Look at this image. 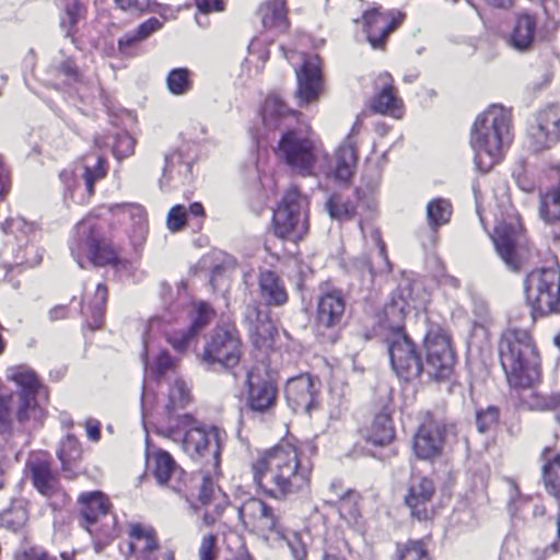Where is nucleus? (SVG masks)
Masks as SVG:
<instances>
[{
    "label": "nucleus",
    "mask_w": 560,
    "mask_h": 560,
    "mask_svg": "<svg viewBox=\"0 0 560 560\" xmlns=\"http://www.w3.org/2000/svg\"><path fill=\"white\" fill-rule=\"evenodd\" d=\"M311 471V464L301 457L296 446L287 442L266 451L253 464L255 483L276 499L306 489Z\"/></svg>",
    "instance_id": "obj_1"
},
{
    "label": "nucleus",
    "mask_w": 560,
    "mask_h": 560,
    "mask_svg": "<svg viewBox=\"0 0 560 560\" xmlns=\"http://www.w3.org/2000/svg\"><path fill=\"white\" fill-rule=\"evenodd\" d=\"M512 140L510 110L501 105L489 106L476 117L470 131L476 167L482 173L489 172L502 160Z\"/></svg>",
    "instance_id": "obj_2"
},
{
    "label": "nucleus",
    "mask_w": 560,
    "mask_h": 560,
    "mask_svg": "<svg viewBox=\"0 0 560 560\" xmlns=\"http://www.w3.org/2000/svg\"><path fill=\"white\" fill-rule=\"evenodd\" d=\"M499 354L512 387L527 388L539 380L540 358L528 330L506 329L500 339Z\"/></svg>",
    "instance_id": "obj_3"
},
{
    "label": "nucleus",
    "mask_w": 560,
    "mask_h": 560,
    "mask_svg": "<svg viewBox=\"0 0 560 560\" xmlns=\"http://www.w3.org/2000/svg\"><path fill=\"white\" fill-rule=\"evenodd\" d=\"M176 427L168 425L158 433L174 442L180 443L183 451L192 459L210 456L214 467L219 466L221 448L226 433L217 427L206 428L188 413L177 419Z\"/></svg>",
    "instance_id": "obj_4"
},
{
    "label": "nucleus",
    "mask_w": 560,
    "mask_h": 560,
    "mask_svg": "<svg viewBox=\"0 0 560 560\" xmlns=\"http://www.w3.org/2000/svg\"><path fill=\"white\" fill-rule=\"evenodd\" d=\"M7 380L13 382L18 387L19 407L13 415V396H0V433L10 432L14 419L20 423H25L31 419L37 421L43 413L36 400L39 382L32 370L25 366L10 368L7 370Z\"/></svg>",
    "instance_id": "obj_5"
},
{
    "label": "nucleus",
    "mask_w": 560,
    "mask_h": 560,
    "mask_svg": "<svg viewBox=\"0 0 560 560\" xmlns=\"http://www.w3.org/2000/svg\"><path fill=\"white\" fill-rule=\"evenodd\" d=\"M278 155L303 176L329 174V156L302 129H288L278 144Z\"/></svg>",
    "instance_id": "obj_6"
},
{
    "label": "nucleus",
    "mask_w": 560,
    "mask_h": 560,
    "mask_svg": "<svg viewBox=\"0 0 560 560\" xmlns=\"http://www.w3.org/2000/svg\"><path fill=\"white\" fill-rule=\"evenodd\" d=\"M243 357V343L232 322L218 324L206 340L201 362L208 370H224L233 373Z\"/></svg>",
    "instance_id": "obj_7"
},
{
    "label": "nucleus",
    "mask_w": 560,
    "mask_h": 560,
    "mask_svg": "<svg viewBox=\"0 0 560 560\" xmlns=\"http://www.w3.org/2000/svg\"><path fill=\"white\" fill-rule=\"evenodd\" d=\"M72 257L83 268V258L94 266L116 265L115 249L102 237L101 228L94 217L81 220L74 229L69 243Z\"/></svg>",
    "instance_id": "obj_8"
},
{
    "label": "nucleus",
    "mask_w": 560,
    "mask_h": 560,
    "mask_svg": "<svg viewBox=\"0 0 560 560\" xmlns=\"http://www.w3.org/2000/svg\"><path fill=\"white\" fill-rule=\"evenodd\" d=\"M308 205L296 187L289 188L273 211L275 234L292 242L302 240L308 231Z\"/></svg>",
    "instance_id": "obj_9"
},
{
    "label": "nucleus",
    "mask_w": 560,
    "mask_h": 560,
    "mask_svg": "<svg viewBox=\"0 0 560 560\" xmlns=\"http://www.w3.org/2000/svg\"><path fill=\"white\" fill-rule=\"evenodd\" d=\"M525 296L533 314L560 312V269L557 264L528 273L525 280Z\"/></svg>",
    "instance_id": "obj_10"
},
{
    "label": "nucleus",
    "mask_w": 560,
    "mask_h": 560,
    "mask_svg": "<svg viewBox=\"0 0 560 560\" xmlns=\"http://www.w3.org/2000/svg\"><path fill=\"white\" fill-rule=\"evenodd\" d=\"M237 513L244 526L253 533L264 537L280 541L284 538V526L280 514L257 498H249L238 508Z\"/></svg>",
    "instance_id": "obj_11"
},
{
    "label": "nucleus",
    "mask_w": 560,
    "mask_h": 560,
    "mask_svg": "<svg viewBox=\"0 0 560 560\" xmlns=\"http://www.w3.org/2000/svg\"><path fill=\"white\" fill-rule=\"evenodd\" d=\"M425 362L422 371L433 378L446 377L454 365L455 355L447 334L439 326L431 327L424 337Z\"/></svg>",
    "instance_id": "obj_12"
},
{
    "label": "nucleus",
    "mask_w": 560,
    "mask_h": 560,
    "mask_svg": "<svg viewBox=\"0 0 560 560\" xmlns=\"http://www.w3.org/2000/svg\"><path fill=\"white\" fill-rule=\"evenodd\" d=\"M390 364L398 377L409 381L422 372V362L416 346L405 330L386 335Z\"/></svg>",
    "instance_id": "obj_13"
},
{
    "label": "nucleus",
    "mask_w": 560,
    "mask_h": 560,
    "mask_svg": "<svg viewBox=\"0 0 560 560\" xmlns=\"http://www.w3.org/2000/svg\"><path fill=\"white\" fill-rule=\"evenodd\" d=\"M346 311L345 294L339 289L323 291L317 298L316 330L324 342L337 340L335 328L342 322Z\"/></svg>",
    "instance_id": "obj_14"
},
{
    "label": "nucleus",
    "mask_w": 560,
    "mask_h": 560,
    "mask_svg": "<svg viewBox=\"0 0 560 560\" xmlns=\"http://www.w3.org/2000/svg\"><path fill=\"white\" fill-rule=\"evenodd\" d=\"M528 137L535 150L549 149L560 141V106L549 105L536 115L528 129Z\"/></svg>",
    "instance_id": "obj_15"
},
{
    "label": "nucleus",
    "mask_w": 560,
    "mask_h": 560,
    "mask_svg": "<svg viewBox=\"0 0 560 560\" xmlns=\"http://www.w3.org/2000/svg\"><path fill=\"white\" fill-rule=\"evenodd\" d=\"M435 487L427 477H413L410 481L408 492L405 495V504L410 511L412 518L427 521L434 514L432 499Z\"/></svg>",
    "instance_id": "obj_16"
},
{
    "label": "nucleus",
    "mask_w": 560,
    "mask_h": 560,
    "mask_svg": "<svg viewBox=\"0 0 560 560\" xmlns=\"http://www.w3.org/2000/svg\"><path fill=\"white\" fill-rule=\"evenodd\" d=\"M404 15L400 12H381L378 8H372L363 12L364 30L371 46L382 48L385 38L401 22Z\"/></svg>",
    "instance_id": "obj_17"
},
{
    "label": "nucleus",
    "mask_w": 560,
    "mask_h": 560,
    "mask_svg": "<svg viewBox=\"0 0 560 560\" xmlns=\"http://www.w3.org/2000/svg\"><path fill=\"white\" fill-rule=\"evenodd\" d=\"M444 427L428 416L413 435L412 448L420 459H433L441 454Z\"/></svg>",
    "instance_id": "obj_18"
},
{
    "label": "nucleus",
    "mask_w": 560,
    "mask_h": 560,
    "mask_svg": "<svg viewBox=\"0 0 560 560\" xmlns=\"http://www.w3.org/2000/svg\"><path fill=\"white\" fill-rule=\"evenodd\" d=\"M244 320L248 326V334L255 348L259 350L270 349L277 329L268 314L261 312L257 305H247L244 312Z\"/></svg>",
    "instance_id": "obj_19"
},
{
    "label": "nucleus",
    "mask_w": 560,
    "mask_h": 560,
    "mask_svg": "<svg viewBox=\"0 0 560 560\" xmlns=\"http://www.w3.org/2000/svg\"><path fill=\"white\" fill-rule=\"evenodd\" d=\"M317 392L318 381H315L310 374L292 377L285 385V398L295 412H310Z\"/></svg>",
    "instance_id": "obj_20"
},
{
    "label": "nucleus",
    "mask_w": 560,
    "mask_h": 560,
    "mask_svg": "<svg viewBox=\"0 0 560 560\" xmlns=\"http://www.w3.org/2000/svg\"><path fill=\"white\" fill-rule=\"evenodd\" d=\"M296 96L301 104H307L317 100L322 89V77L318 56H308L303 59V65L296 71Z\"/></svg>",
    "instance_id": "obj_21"
},
{
    "label": "nucleus",
    "mask_w": 560,
    "mask_h": 560,
    "mask_svg": "<svg viewBox=\"0 0 560 560\" xmlns=\"http://www.w3.org/2000/svg\"><path fill=\"white\" fill-rule=\"evenodd\" d=\"M107 210L113 213L120 223H130L127 233L133 244H139L144 241L148 232V223L145 211L140 205L115 203L108 206Z\"/></svg>",
    "instance_id": "obj_22"
},
{
    "label": "nucleus",
    "mask_w": 560,
    "mask_h": 560,
    "mask_svg": "<svg viewBox=\"0 0 560 560\" xmlns=\"http://www.w3.org/2000/svg\"><path fill=\"white\" fill-rule=\"evenodd\" d=\"M247 395L246 405L255 412H267L277 400V388L271 382L255 376L253 372H246Z\"/></svg>",
    "instance_id": "obj_23"
},
{
    "label": "nucleus",
    "mask_w": 560,
    "mask_h": 560,
    "mask_svg": "<svg viewBox=\"0 0 560 560\" xmlns=\"http://www.w3.org/2000/svg\"><path fill=\"white\" fill-rule=\"evenodd\" d=\"M518 237L520 225L505 222H501L495 226L492 236L499 256L512 270L520 268V259L515 249Z\"/></svg>",
    "instance_id": "obj_24"
},
{
    "label": "nucleus",
    "mask_w": 560,
    "mask_h": 560,
    "mask_svg": "<svg viewBox=\"0 0 560 560\" xmlns=\"http://www.w3.org/2000/svg\"><path fill=\"white\" fill-rule=\"evenodd\" d=\"M147 458L156 482L160 486H167L174 491L179 492V483L177 481L174 483L173 481L183 474V470L176 464L172 455L159 448L147 453Z\"/></svg>",
    "instance_id": "obj_25"
},
{
    "label": "nucleus",
    "mask_w": 560,
    "mask_h": 560,
    "mask_svg": "<svg viewBox=\"0 0 560 560\" xmlns=\"http://www.w3.org/2000/svg\"><path fill=\"white\" fill-rule=\"evenodd\" d=\"M299 113L288 108L284 102L276 94L269 95L260 110V117L266 132L279 128H289L292 121L298 120Z\"/></svg>",
    "instance_id": "obj_26"
},
{
    "label": "nucleus",
    "mask_w": 560,
    "mask_h": 560,
    "mask_svg": "<svg viewBox=\"0 0 560 560\" xmlns=\"http://www.w3.org/2000/svg\"><path fill=\"white\" fill-rule=\"evenodd\" d=\"M198 500L205 506L203 523L213 525L228 506V497L219 489L211 478L203 477L199 489Z\"/></svg>",
    "instance_id": "obj_27"
},
{
    "label": "nucleus",
    "mask_w": 560,
    "mask_h": 560,
    "mask_svg": "<svg viewBox=\"0 0 560 560\" xmlns=\"http://www.w3.org/2000/svg\"><path fill=\"white\" fill-rule=\"evenodd\" d=\"M92 156H85L84 163L77 171L81 170L80 178L75 179L74 186L69 185V180L72 178V173L63 171L60 174L62 182L68 186L69 191H73L81 186L84 187L88 196H92L94 192V183L103 178L106 174L105 160L101 155L94 158L95 162L92 165L90 160Z\"/></svg>",
    "instance_id": "obj_28"
},
{
    "label": "nucleus",
    "mask_w": 560,
    "mask_h": 560,
    "mask_svg": "<svg viewBox=\"0 0 560 560\" xmlns=\"http://www.w3.org/2000/svg\"><path fill=\"white\" fill-rule=\"evenodd\" d=\"M413 307L400 292H395L388 303L385 304L378 314V325L390 335L396 330H404L406 316Z\"/></svg>",
    "instance_id": "obj_29"
},
{
    "label": "nucleus",
    "mask_w": 560,
    "mask_h": 560,
    "mask_svg": "<svg viewBox=\"0 0 560 560\" xmlns=\"http://www.w3.org/2000/svg\"><path fill=\"white\" fill-rule=\"evenodd\" d=\"M129 537V551L137 557V560H156L153 553L159 544L156 533L152 527L140 524L132 525Z\"/></svg>",
    "instance_id": "obj_30"
},
{
    "label": "nucleus",
    "mask_w": 560,
    "mask_h": 560,
    "mask_svg": "<svg viewBox=\"0 0 560 560\" xmlns=\"http://www.w3.org/2000/svg\"><path fill=\"white\" fill-rule=\"evenodd\" d=\"M191 163L184 160L178 151L165 155L160 187L164 189L172 184H180L188 179L191 174Z\"/></svg>",
    "instance_id": "obj_31"
},
{
    "label": "nucleus",
    "mask_w": 560,
    "mask_h": 560,
    "mask_svg": "<svg viewBox=\"0 0 560 560\" xmlns=\"http://www.w3.org/2000/svg\"><path fill=\"white\" fill-rule=\"evenodd\" d=\"M80 511L84 521V527L92 533L90 526L95 524L101 516L108 512V500L100 491L82 493L79 498Z\"/></svg>",
    "instance_id": "obj_32"
},
{
    "label": "nucleus",
    "mask_w": 560,
    "mask_h": 560,
    "mask_svg": "<svg viewBox=\"0 0 560 560\" xmlns=\"http://www.w3.org/2000/svg\"><path fill=\"white\" fill-rule=\"evenodd\" d=\"M259 292L268 306H282L288 302V293L281 279L271 270L260 272Z\"/></svg>",
    "instance_id": "obj_33"
},
{
    "label": "nucleus",
    "mask_w": 560,
    "mask_h": 560,
    "mask_svg": "<svg viewBox=\"0 0 560 560\" xmlns=\"http://www.w3.org/2000/svg\"><path fill=\"white\" fill-rule=\"evenodd\" d=\"M382 83V90L372 101V109L382 114H389L394 117L400 116V100L394 93L393 78L389 73H383L378 77Z\"/></svg>",
    "instance_id": "obj_34"
},
{
    "label": "nucleus",
    "mask_w": 560,
    "mask_h": 560,
    "mask_svg": "<svg viewBox=\"0 0 560 560\" xmlns=\"http://www.w3.org/2000/svg\"><path fill=\"white\" fill-rule=\"evenodd\" d=\"M264 27L284 32L289 27L285 0H268L258 9Z\"/></svg>",
    "instance_id": "obj_35"
},
{
    "label": "nucleus",
    "mask_w": 560,
    "mask_h": 560,
    "mask_svg": "<svg viewBox=\"0 0 560 560\" xmlns=\"http://www.w3.org/2000/svg\"><path fill=\"white\" fill-rule=\"evenodd\" d=\"M336 165L334 170L335 178L339 182H348L357 163V150L351 135L339 145L335 154Z\"/></svg>",
    "instance_id": "obj_36"
},
{
    "label": "nucleus",
    "mask_w": 560,
    "mask_h": 560,
    "mask_svg": "<svg viewBox=\"0 0 560 560\" xmlns=\"http://www.w3.org/2000/svg\"><path fill=\"white\" fill-rule=\"evenodd\" d=\"M363 434L365 440L374 445L384 446L389 444L395 438L390 416L387 412L377 413Z\"/></svg>",
    "instance_id": "obj_37"
},
{
    "label": "nucleus",
    "mask_w": 560,
    "mask_h": 560,
    "mask_svg": "<svg viewBox=\"0 0 560 560\" xmlns=\"http://www.w3.org/2000/svg\"><path fill=\"white\" fill-rule=\"evenodd\" d=\"M34 487L46 497L58 491V480L46 460L35 459L28 463Z\"/></svg>",
    "instance_id": "obj_38"
},
{
    "label": "nucleus",
    "mask_w": 560,
    "mask_h": 560,
    "mask_svg": "<svg viewBox=\"0 0 560 560\" xmlns=\"http://www.w3.org/2000/svg\"><path fill=\"white\" fill-rule=\"evenodd\" d=\"M535 31V18L528 13L520 14L510 38L511 45L520 51L528 49L534 42Z\"/></svg>",
    "instance_id": "obj_39"
},
{
    "label": "nucleus",
    "mask_w": 560,
    "mask_h": 560,
    "mask_svg": "<svg viewBox=\"0 0 560 560\" xmlns=\"http://www.w3.org/2000/svg\"><path fill=\"white\" fill-rule=\"evenodd\" d=\"M107 300V289L104 284H97L93 298L89 301L86 310L83 314H90L91 319H88V325L92 330L98 329L103 324L105 304Z\"/></svg>",
    "instance_id": "obj_40"
},
{
    "label": "nucleus",
    "mask_w": 560,
    "mask_h": 560,
    "mask_svg": "<svg viewBox=\"0 0 560 560\" xmlns=\"http://www.w3.org/2000/svg\"><path fill=\"white\" fill-rule=\"evenodd\" d=\"M190 401V388L184 380L175 377L170 385L168 402L165 405L167 416L172 417L179 408L186 407Z\"/></svg>",
    "instance_id": "obj_41"
},
{
    "label": "nucleus",
    "mask_w": 560,
    "mask_h": 560,
    "mask_svg": "<svg viewBox=\"0 0 560 560\" xmlns=\"http://www.w3.org/2000/svg\"><path fill=\"white\" fill-rule=\"evenodd\" d=\"M325 208L330 218L339 221L351 219L355 212L354 203L343 192L331 194L325 202Z\"/></svg>",
    "instance_id": "obj_42"
},
{
    "label": "nucleus",
    "mask_w": 560,
    "mask_h": 560,
    "mask_svg": "<svg viewBox=\"0 0 560 560\" xmlns=\"http://www.w3.org/2000/svg\"><path fill=\"white\" fill-rule=\"evenodd\" d=\"M452 215V205L447 199L436 198L427 206V220L431 230L436 231L446 224Z\"/></svg>",
    "instance_id": "obj_43"
},
{
    "label": "nucleus",
    "mask_w": 560,
    "mask_h": 560,
    "mask_svg": "<svg viewBox=\"0 0 560 560\" xmlns=\"http://www.w3.org/2000/svg\"><path fill=\"white\" fill-rule=\"evenodd\" d=\"M95 144L98 148L112 145L113 153L117 159L129 156L133 153L135 140L127 133H117L115 137H107L106 139L95 138Z\"/></svg>",
    "instance_id": "obj_44"
},
{
    "label": "nucleus",
    "mask_w": 560,
    "mask_h": 560,
    "mask_svg": "<svg viewBox=\"0 0 560 560\" xmlns=\"http://www.w3.org/2000/svg\"><path fill=\"white\" fill-rule=\"evenodd\" d=\"M116 5L131 14L141 15L148 12L159 13L161 16L166 19V9L159 4L155 0H114Z\"/></svg>",
    "instance_id": "obj_45"
},
{
    "label": "nucleus",
    "mask_w": 560,
    "mask_h": 560,
    "mask_svg": "<svg viewBox=\"0 0 560 560\" xmlns=\"http://www.w3.org/2000/svg\"><path fill=\"white\" fill-rule=\"evenodd\" d=\"M59 460L63 470H70L81 457V446L77 438L68 434L61 442L57 451Z\"/></svg>",
    "instance_id": "obj_46"
},
{
    "label": "nucleus",
    "mask_w": 560,
    "mask_h": 560,
    "mask_svg": "<svg viewBox=\"0 0 560 560\" xmlns=\"http://www.w3.org/2000/svg\"><path fill=\"white\" fill-rule=\"evenodd\" d=\"M539 215L546 222L560 220V192L557 189L540 196Z\"/></svg>",
    "instance_id": "obj_47"
},
{
    "label": "nucleus",
    "mask_w": 560,
    "mask_h": 560,
    "mask_svg": "<svg viewBox=\"0 0 560 560\" xmlns=\"http://www.w3.org/2000/svg\"><path fill=\"white\" fill-rule=\"evenodd\" d=\"M542 479L547 491L560 498V454L542 466Z\"/></svg>",
    "instance_id": "obj_48"
},
{
    "label": "nucleus",
    "mask_w": 560,
    "mask_h": 560,
    "mask_svg": "<svg viewBox=\"0 0 560 560\" xmlns=\"http://www.w3.org/2000/svg\"><path fill=\"white\" fill-rule=\"evenodd\" d=\"M170 92L174 95H183L191 89L190 71L187 68H176L170 71L166 78Z\"/></svg>",
    "instance_id": "obj_49"
},
{
    "label": "nucleus",
    "mask_w": 560,
    "mask_h": 560,
    "mask_svg": "<svg viewBox=\"0 0 560 560\" xmlns=\"http://www.w3.org/2000/svg\"><path fill=\"white\" fill-rule=\"evenodd\" d=\"M144 347L147 348V339L143 340ZM144 364L145 370L149 374L153 375L156 380L163 377L168 371H172L175 366V360L165 350L161 351L153 363L148 366V354L144 351Z\"/></svg>",
    "instance_id": "obj_50"
},
{
    "label": "nucleus",
    "mask_w": 560,
    "mask_h": 560,
    "mask_svg": "<svg viewBox=\"0 0 560 560\" xmlns=\"http://www.w3.org/2000/svg\"><path fill=\"white\" fill-rule=\"evenodd\" d=\"M27 521V512L22 505H12L0 513V527L18 532Z\"/></svg>",
    "instance_id": "obj_51"
},
{
    "label": "nucleus",
    "mask_w": 560,
    "mask_h": 560,
    "mask_svg": "<svg viewBox=\"0 0 560 560\" xmlns=\"http://www.w3.org/2000/svg\"><path fill=\"white\" fill-rule=\"evenodd\" d=\"M358 498L359 494L357 492L349 490L339 500V515L348 523H355L360 517V511L358 509Z\"/></svg>",
    "instance_id": "obj_52"
},
{
    "label": "nucleus",
    "mask_w": 560,
    "mask_h": 560,
    "mask_svg": "<svg viewBox=\"0 0 560 560\" xmlns=\"http://www.w3.org/2000/svg\"><path fill=\"white\" fill-rule=\"evenodd\" d=\"M83 13L84 7L78 1L67 3L65 12L60 19V27L65 32L66 36L72 35L73 30L79 20L83 16Z\"/></svg>",
    "instance_id": "obj_53"
},
{
    "label": "nucleus",
    "mask_w": 560,
    "mask_h": 560,
    "mask_svg": "<svg viewBox=\"0 0 560 560\" xmlns=\"http://www.w3.org/2000/svg\"><path fill=\"white\" fill-rule=\"evenodd\" d=\"M197 332L194 327L187 326L186 328L174 330L166 336L170 346L177 352L183 353L187 351L190 342L196 338Z\"/></svg>",
    "instance_id": "obj_54"
},
{
    "label": "nucleus",
    "mask_w": 560,
    "mask_h": 560,
    "mask_svg": "<svg viewBox=\"0 0 560 560\" xmlns=\"http://www.w3.org/2000/svg\"><path fill=\"white\" fill-rule=\"evenodd\" d=\"M523 399L532 409H555L556 411L560 409V393L545 396L535 392H530L528 397H523Z\"/></svg>",
    "instance_id": "obj_55"
},
{
    "label": "nucleus",
    "mask_w": 560,
    "mask_h": 560,
    "mask_svg": "<svg viewBox=\"0 0 560 560\" xmlns=\"http://www.w3.org/2000/svg\"><path fill=\"white\" fill-rule=\"evenodd\" d=\"M499 421V409L493 406L476 412L477 429L480 433H486L494 429Z\"/></svg>",
    "instance_id": "obj_56"
},
{
    "label": "nucleus",
    "mask_w": 560,
    "mask_h": 560,
    "mask_svg": "<svg viewBox=\"0 0 560 560\" xmlns=\"http://www.w3.org/2000/svg\"><path fill=\"white\" fill-rule=\"evenodd\" d=\"M214 317L213 308L206 302L195 304V315L191 318L190 327L195 328L198 334L200 329L206 327Z\"/></svg>",
    "instance_id": "obj_57"
},
{
    "label": "nucleus",
    "mask_w": 560,
    "mask_h": 560,
    "mask_svg": "<svg viewBox=\"0 0 560 560\" xmlns=\"http://www.w3.org/2000/svg\"><path fill=\"white\" fill-rule=\"evenodd\" d=\"M1 230L4 233L21 234L25 237H28L31 233L35 232L34 224L25 221L23 218L7 219L5 222L1 224Z\"/></svg>",
    "instance_id": "obj_58"
},
{
    "label": "nucleus",
    "mask_w": 560,
    "mask_h": 560,
    "mask_svg": "<svg viewBox=\"0 0 560 560\" xmlns=\"http://www.w3.org/2000/svg\"><path fill=\"white\" fill-rule=\"evenodd\" d=\"M195 3L198 9L196 21L198 25L202 27L208 25L206 16L210 12H220L223 10V2L221 0H195Z\"/></svg>",
    "instance_id": "obj_59"
},
{
    "label": "nucleus",
    "mask_w": 560,
    "mask_h": 560,
    "mask_svg": "<svg viewBox=\"0 0 560 560\" xmlns=\"http://www.w3.org/2000/svg\"><path fill=\"white\" fill-rule=\"evenodd\" d=\"M281 540H285L288 547L291 551V555L294 560H305L307 556L306 544L303 540V537L299 533H292L287 535L284 532V538Z\"/></svg>",
    "instance_id": "obj_60"
},
{
    "label": "nucleus",
    "mask_w": 560,
    "mask_h": 560,
    "mask_svg": "<svg viewBox=\"0 0 560 560\" xmlns=\"http://www.w3.org/2000/svg\"><path fill=\"white\" fill-rule=\"evenodd\" d=\"M187 220V209L185 206L176 205L167 213L166 224L170 231L177 232L182 230Z\"/></svg>",
    "instance_id": "obj_61"
},
{
    "label": "nucleus",
    "mask_w": 560,
    "mask_h": 560,
    "mask_svg": "<svg viewBox=\"0 0 560 560\" xmlns=\"http://www.w3.org/2000/svg\"><path fill=\"white\" fill-rule=\"evenodd\" d=\"M399 560H429L421 541H408L399 551Z\"/></svg>",
    "instance_id": "obj_62"
},
{
    "label": "nucleus",
    "mask_w": 560,
    "mask_h": 560,
    "mask_svg": "<svg viewBox=\"0 0 560 560\" xmlns=\"http://www.w3.org/2000/svg\"><path fill=\"white\" fill-rule=\"evenodd\" d=\"M217 537L212 534L202 538L198 549L199 560H217L218 550L215 547Z\"/></svg>",
    "instance_id": "obj_63"
},
{
    "label": "nucleus",
    "mask_w": 560,
    "mask_h": 560,
    "mask_svg": "<svg viewBox=\"0 0 560 560\" xmlns=\"http://www.w3.org/2000/svg\"><path fill=\"white\" fill-rule=\"evenodd\" d=\"M162 25L163 23L156 18H150L137 27L136 36L140 37L141 40H144L154 32L159 31L162 27Z\"/></svg>",
    "instance_id": "obj_64"
}]
</instances>
